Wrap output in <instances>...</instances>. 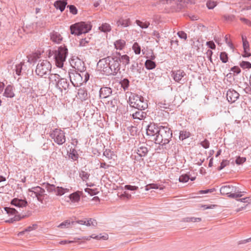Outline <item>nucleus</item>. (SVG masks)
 Instances as JSON below:
<instances>
[{"label":"nucleus","mask_w":251,"mask_h":251,"mask_svg":"<svg viewBox=\"0 0 251 251\" xmlns=\"http://www.w3.org/2000/svg\"><path fill=\"white\" fill-rule=\"evenodd\" d=\"M231 70L236 74H239L241 70L238 67L234 66V67L232 68Z\"/></svg>","instance_id":"nucleus-62"},{"label":"nucleus","mask_w":251,"mask_h":251,"mask_svg":"<svg viewBox=\"0 0 251 251\" xmlns=\"http://www.w3.org/2000/svg\"><path fill=\"white\" fill-rule=\"evenodd\" d=\"M206 45L208 46V47H209V48L215 47L214 43L212 41L206 42Z\"/></svg>","instance_id":"nucleus-64"},{"label":"nucleus","mask_w":251,"mask_h":251,"mask_svg":"<svg viewBox=\"0 0 251 251\" xmlns=\"http://www.w3.org/2000/svg\"><path fill=\"white\" fill-rule=\"evenodd\" d=\"M160 130L158 127L154 124H151L148 126L147 129V134L148 136L153 137V139L157 135Z\"/></svg>","instance_id":"nucleus-12"},{"label":"nucleus","mask_w":251,"mask_h":251,"mask_svg":"<svg viewBox=\"0 0 251 251\" xmlns=\"http://www.w3.org/2000/svg\"><path fill=\"white\" fill-rule=\"evenodd\" d=\"M174 79L176 81L179 82L184 76L185 73L182 70H177L173 73Z\"/></svg>","instance_id":"nucleus-24"},{"label":"nucleus","mask_w":251,"mask_h":251,"mask_svg":"<svg viewBox=\"0 0 251 251\" xmlns=\"http://www.w3.org/2000/svg\"><path fill=\"white\" fill-rule=\"evenodd\" d=\"M92 25L89 23L84 22L75 23L70 26L71 33L79 35L82 33H87L91 29Z\"/></svg>","instance_id":"nucleus-4"},{"label":"nucleus","mask_w":251,"mask_h":251,"mask_svg":"<svg viewBox=\"0 0 251 251\" xmlns=\"http://www.w3.org/2000/svg\"><path fill=\"white\" fill-rule=\"evenodd\" d=\"M216 5L217 4L216 2L211 0H208L206 2V6L209 9H213L216 6Z\"/></svg>","instance_id":"nucleus-42"},{"label":"nucleus","mask_w":251,"mask_h":251,"mask_svg":"<svg viewBox=\"0 0 251 251\" xmlns=\"http://www.w3.org/2000/svg\"><path fill=\"white\" fill-rule=\"evenodd\" d=\"M159 4L164 6V8L169 9V12H179L183 7L182 4L176 0H161Z\"/></svg>","instance_id":"nucleus-5"},{"label":"nucleus","mask_w":251,"mask_h":251,"mask_svg":"<svg viewBox=\"0 0 251 251\" xmlns=\"http://www.w3.org/2000/svg\"><path fill=\"white\" fill-rule=\"evenodd\" d=\"M130 105L139 110H142L148 107V103L144 98L138 95L131 94L129 98Z\"/></svg>","instance_id":"nucleus-2"},{"label":"nucleus","mask_w":251,"mask_h":251,"mask_svg":"<svg viewBox=\"0 0 251 251\" xmlns=\"http://www.w3.org/2000/svg\"><path fill=\"white\" fill-rule=\"evenodd\" d=\"M46 188L47 191L50 193L54 192L55 193V188H56V186H55L53 184H50V183H47L46 185Z\"/></svg>","instance_id":"nucleus-40"},{"label":"nucleus","mask_w":251,"mask_h":251,"mask_svg":"<svg viewBox=\"0 0 251 251\" xmlns=\"http://www.w3.org/2000/svg\"><path fill=\"white\" fill-rule=\"evenodd\" d=\"M215 189H206L205 190H200L198 191V194H205L208 193H212L215 191Z\"/></svg>","instance_id":"nucleus-53"},{"label":"nucleus","mask_w":251,"mask_h":251,"mask_svg":"<svg viewBox=\"0 0 251 251\" xmlns=\"http://www.w3.org/2000/svg\"><path fill=\"white\" fill-rule=\"evenodd\" d=\"M56 86L61 91L64 90H66L68 87V84L65 79L61 78L56 83Z\"/></svg>","instance_id":"nucleus-23"},{"label":"nucleus","mask_w":251,"mask_h":251,"mask_svg":"<svg viewBox=\"0 0 251 251\" xmlns=\"http://www.w3.org/2000/svg\"><path fill=\"white\" fill-rule=\"evenodd\" d=\"M242 39L243 41V47H249V44L246 38L242 36Z\"/></svg>","instance_id":"nucleus-55"},{"label":"nucleus","mask_w":251,"mask_h":251,"mask_svg":"<svg viewBox=\"0 0 251 251\" xmlns=\"http://www.w3.org/2000/svg\"><path fill=\"white\" fill-rule=\"evenodd\" d=\"M51 69V65L50 63L47 60H43L38 63L35 72L38 75L42 77L50 72Z\"/></svg>","instance_id":"nucleus-7"},{"label":"nucleus","mask_w":251,"mask_h":251,"mask_svg":"<svg viewBox=\"0 0 251 251\" xmlns=\"http://www.w3.org/2000/svg\"><path fill=\"white\" fill-rule=\"evenodd\" d=\"M69 191L70 189L68 188L56 186V188L55 190V194L57 196H61L65 193L69 192Z\"/></svg>","instance_id":"nucleus-21"},{"label":"nucleus","mask_w":251,"mask_h":251,"mask_svg":"<svg viewBox=\"0 0 251 251\" xmlns=\"http://www.w3.org/2000/svg\"><path fill=\"white\" fill-rule=\"evenodd\" d=\"M145 65L146 68L148 70L153 69L156 67L155 62L151 60H147L145 62Z\"/></svg>","instance_id":"nucleus-30"},{"label":"nucleus","mask_w":251,"mask_h":251,"mask_svg":"<svg viewBox=\"0 0 251 251\" xmlns=\"http://www.w3.org/2000/svg\"><path fill=\"white\" fill-rule=\"evenodd\" d=\"M49 79L50 83L53 84L56 83L60 79L59 75L57 74H51L49 77Z\"/></svg>","instance_id":"nucleus-31"},{"label":"nucleus","mask_w":251,"mask_h":251,"mask_svg":"<svg viewBox=\"0 0 251 251\" xmlns=\"http://www.w3.org/2000/svg\"><path fill=\"white\" fill-rule=\"evenodd\" d=\"M28 192L30 196H33L34 194L38 201L41 202H43L45 193V191L43 188L40 186L33 187L28 189Z\"/></svg>","instance_id":"nucleus-10"},{"label":"nucleus","mask_w":251,"mask_h":251,"mask_svg":"<svg viewBox=\"0 0 251 251\" xmlns=\"http://www.w3.org/2000/svg\"><path fill=\"white\" fill-rule=\"evenodd\" d=\"M97 225V222L96 220L93 219H86L85 226H95Z\"/></svg>","instance_id":"nucleus-36"},{"label":"nucleus","mask_w":251,"mask_h":251,"mask_svg":"<svg viewBox=\"0 0 251 251\" xmlns=\"http://www.w3.org/2000/svg\"><path fill=\"white\" fill-rule=\"evenodd\" d=\"M236 188L232 185L226 184L220 188V193L223 195H227L232 198H237L242 196L241 192L236 193Z\"/></svg>","instance_id":"nucleus-6"},{"label":"nucleus","mask_w":251,"mask_h":251,"mask_svg":"<svg viewBox=\"0 0 251 251\" xmlns=\"http://www.w3.org/2000/svg\"><path fill=\"white\" fill-rule=\"evenodd\" d=\"M81 195V192L80 191L75 192L71 194H70L69 196L70 201L72 203H76L78 202L80 199V196Z\"/></svg>","instance_id":"nucleus-16"},{"label":"nucleus","mask_w":251,"mask_h":251,"mask_svg":"<svg viewBox=\"0 0 251 251\" xmlns=\"http://www.w3.org/2000/svg\"><path fill=\"white\" fill-rule=\"evenodd\" d=\"M50 136L58 145H62L66 141L65 132L60 129L56 128L50 133Z\"/></svg>","instance_id":"nucleus-9"},{"label":"nucleus","mask_w":251,"mask_h":251,"mask_svg":"<svg viewBox=\"0 0 251 251\" xmlns=\"http://www.w3.org/2000/svg\"><path fill=\"white\" fill-rule=\"evenodd\" d=\"M237 201L244 203H247L248 204H250L251 203V197H246L242 199H238Z\"/></svg>","instance_id":"nucleus-49"},{"label":"nucleus","mask_w":251,"mask_h":251,"mask_svg":"<svg viewBox=\"0 0 251 251\" xmlns=\"http://www.w3.org/2000/svg\"><path fill=\"white\" fill-rule=\"evenodd\" d=\"M69 157L74 160H76L78 157V154L77 151L75 149H70V151H68Z\"/></svg>","instance_id":"nucleus-28"},{"label":"nucleus","mask_w":251,"mask_h":251,"mask_svg":"<svg viewBox=\"0 0 251 251\" xmlns=\"http://www.w3.org/2000/svg\"><path fill=\"white\" fill-rule=\"evenodd\" d=\"M74 223V222H70L69 220H66L57 226V227L61 229L67 228L70 226L71 224H73Z\"/></svg>","instance_id":"nucleus-29"},{"label":"nucleus","mask_w":251,"mask_h":251,"mask_svg":"<svg viewBox=\"0 0 251 251\" xmlns=\"http://www.w3.org/2000/svg\"><path fill=\"white\" fill-rule=\"evenodd\" d=\"M89 41L86 40V39H82L80 42V45L81 46H87L86 44L88 43Z\"/></svg>","instance_id":"nucleus-61"},{"label":"nucleus","mask_w":251,"mask_h":251,"mask_svg":"<svg viewBox=\"0 0 251 251\" xmlns=\"http://www.w3.org/2000/svg\"><path fill=\"white\" fill-rule=\"evenodd\" d=\"M172 133L167 127L161 126L160 127L159 133L152 140L156 144H165L169 142L171 137Z\"/></svg>","instance_id":"nucleus-3"},{"label":"nucleus","mask_w":251,"mask_h":251,"mask_svg":"<svg viewBox=\"0 0 251 251\" xmlns=\"http://www.w3.org/2000/svg\"><path fill=\"white\" fill-rule=\"evenodd\" d=\"M69 8L70 12L74 15L77 13V9L76 7L73 5H70L67 6Z\"/></svg>","instance_id":"nucleus-46"},{"label":"nucleus","mask_w":251,"mask_h":251,"mask_svg":"<svg viewBox=\"0 0 251 251\" xmlns=\"http://www.w3.org/2000/svg\"><path fill=\"white\" fill-rule=\"evenodd\" d=\"M143 112L137 111L132 114V116L134 119H138L141 120L143 117Z\"/></svg>","instance_id":"nucleus-43"},{"label":"nucleus","mask_w":251,"mask_h":251,"mask_svg":"<svg viewBox=\"0 0 251 251\" xmlns=\"http://www.w3.org/2000/svg\"><path fill=\"white\" fill-rule=\"evenodd\" d=\"M85 191L91 195H94L96 194V191L95 190H92L90 188H86L85 189Z\"/></svg>","instance_id":"nucleus-57"},{"label":"nucleus","mask_w":251,"mask_h":251,"mask_svg":"<svg viewBox=\"0 0 251 251\" xmlns=\"http://www.w3.org/2000/svg\"><path fill=\"white\" fill-rule=\"evenodd\" d=\"M240 20L242 22H244L246 25L251 26V22L249 20H248L246 18H241Z\"/></svg>","instance_id":"nucleus-59"},{"label":"nucleus","mask_w":251,"mask_h":251,"mask_svg":"<svg viewBox=\"0 0 251 251\" xmlns=\"http://www.w3.org/2000/svg\"><path fill=\"white\" fill-rule=\"evenodd\" d=\"M119 198L122 200L127 201L131 199L132 197L130 194L125 191L119 196Z\"/></svg>","instance_id":"nucleus-32"},{"label":"nucleus","mask_w":251,"mask_h":251,"mask_svg":"<svg viewBox=\"0 0 251 251\" xmlns=\"http://www.w3.org/2000/svg\"><path fill=\"white\" fill-rule=\"evenodd\" d=\"M23 65V63L21 62L19 64H18L16 65L15 71H16V73L17 75H20L21 73V70L22 69Z\"/></svg>","instance_id":"nucleus-44"},{"label":"nucleus","mask_w":251,"mask_h":251,"mask_svg":"<svg viewBox=\"0 0 251 251\" xmlns=\"http://www.w3.org/2000/svg\"><path fill=\"white\" fill-rule=\"evenodd\" d=\"M136 23L142 28H147L150 25V23L148 22H143L140 20H136Z\"/></svg>","instance_id":"nucleus-34"},{"label":"nucleus","mask_w":251,"mask_h":251,"mask_svg":"<svg viewBox=\"0 0 251 251\" xmlns=\"http://www.w3.org/2000/svg\"><path fill=\"white\" fill-rule=\"evenodd\" d=\"M239 94L234 90H229L226 93L227 100L231 103L235 102L239 97Z\"/></svg>","instance_id":"nucleus-13"},{"label":"nucleus","mask_w":251,"mask_h":251,"mask_svg":"<svg viewBox=\"0 0 251 251\" xmlns=\"http://www.w3.org/2000/svg\"><path fill=\"white\" fill-rule=\"evenodd\" d=\"M4 209L6 211V213L9 215H15V216L13 218H11L9 220L6 221V222L13 223L15 221H20V220L26 217V215H17V213L18 212L14 208L10 207H5Z\"/></svg>","instance_id":"nucleus-11"},{"label":"nucleus","mask_w":251,"mask_h":251,"mask_svg":"<svg viewBox=\"0 0 251 251\" xmlns=\"http://www.w3.org/2000/svg\"><path fill=\"white\" fill-rule=\"evenodd\" d=\"M91 238L99 240H107L108 239V235L107 233H104L102 235L101 234L98 235H96L95 234H93L91 236L83 237L82 238V239L84 240L89 241Z\"/></svg>","instance_id":"nucleus-14"},{"label":"nucleus","mask_w":251,"mask_h":251,"mask_svg":"<svg viewBox=\"0 0 251 251\" xmlns=\"http://www.w3.org/2000/svg\"><path fill=\"white\" fill-rule=\"evenodd\" d=\"M244 57H249L251 55L250 48H244V52L242 54Z\"/></svg>","instance_id":"nucleus-50"},{"label":"nucleus","mask_w":251,"mask_h":251,"mask_svg":"<svg viewBox=\"0 0 251 251\" xmlns=\"http://www.w3.org/2000/svg\"><path fill=\"white\" fill-rule=\"evenodd\" d=\"M220 59L224 63H226L228 61L227 54L225 52H222L220 54Z\"/></svg>","instance_id":"nucleus-45"},{"label":"nucleus","mask_w":251,"mask_h":251,"mask_svg":"<svg viewBox=\"0 0 251 251\" xmlns=\"http://www.w3.org/2000/svg\"><path fill=\"white\" fill-rule=\"evenodd\" d=\"M136 152L139 156L144 157L147 154L148 150L146 146L141 145L137 148Z\"/></svg>","instance_id":"nucleus-18"},{"label":"nucleus","mask_w":251,"mask_h":251,"mask_svg":"<svg viewBox=\"0 0 251 251\" xmlns=\"http://www.w3.org/2000/svg\"><path fill=\"white\" fill-rule=\"evenodd\" d=\"M118 26H122L123 27H127L130 25V21L129 19H120L117 22Z\"/></svg>","instance_id":"nucleus-27"},{"label":"nucleus","mask_w":251,"mask_h":251,"mask_svg":"<svg viewBox=\"0 0 251 251\" xmlns=\"http://www.w3.org/2000/svg\"><path fill=\"white\" fill-rule=\"evenodd\" d=\"M241 66L244 69L251 68V63L249 62L242 61L240 64Z\"/></svg>","instance_id":"nucleus-47"},{"label":"nucleus","mask_w":251,"mask_h":251,"mask_svg":"<svg viewBox=\"0 0 251 251\" xmlns=\"http://www.w3.org/2000/svg\"><path fill=\"white\" fill-rule=\"evenodd\" d=\"M229 37L230 36L229 35H226L225 37V41L229 47H233V45L229 39Z\"/></svg>","instance_id":"nucleus-51"},{"label":"nucleus","mask_w":251,"mask_h":251,"mask_svg":"<svg viewBox=\"0 0 251 251\" xmlns=\"http://www.w3.org/2000/svg\"><path fill=\"white\" fill-rule=\"evenodd\" d=\"M73 241H69V240H62V241H60L58 243V244L59 245H65V244L71 243H73Z\"/></svg>","instance_id":"nucleus-60"},{"label":"nucleus","mask_w":251,"mask_h":251,"mask_svg":"<svg viewBox=\"0 0 251 251\" xmlns=\"http://www.w3.org/2000/svg\"><path fill=\"white\" fill-rule=\"evenodd\" d=\"M50 39L54 43L59 44L62 40V37L61 35L56 32H53L50 35Z\"/></svg>","instance_id":"nucleus-22"},{"label":"nucleus","mask_w":251,"mask_h":251,"mask_svg":"<svg viewBox=\"0 0 251 251\" xmlns=\"http://www.w3.org/2000/svg\"><path fill=\"white\" fill-rule=\"evenodd\" d=\"M41 53L40 52H35L29 56L28 60L34 61L39 58L40 56Z\"/></svg>","instance_id":"nucleus-35"},{"label":"nucleus","mask_w":251,"mask_h":251,"mask_svg":"<svg viewBox=\"0 0 251 251\" xmlns=\"http://www.w3.org/2000/svg\"><path fill=\"white\" fill-rule=\"evenodd\" d=\"M177 35L181 39L186 40L187 38V34L184 31H180L177 32Z\"/></svg>","instance_id":"nucleus-54"},{"label":"nucleus","mask_w":251,"mask_h":251,"mask_svg":"<svg viewBox=\"0 0 251 251\" xmlns=\"http://www.w3.org/2000/svg\"><path fill=\"white\" fill-rule=\"evenodd\" d=\"M246 161V158L245 157H241L240 156H238L236 161L235 162L237 165H241L243 164L245 161Z\"/></svg>","instance_id":"nucleus-48"},{"label":"nucleus","mask_w":251,"mask_h":251,"mask_svg":"<svg viewBox=\"0 0 251 251\" xmlns=\"http://www.w3.org/2000/svg\"><path fill=\"white\" fill-rule=\"evenodd\" d=\"M4 96L7 98H13L15 96L14 88L11 86H7L4 93Z\"/></svg>","instance_id":"nucleus-20"},{"label":"nucleus","mask_w":251,"mask_h":251,"mask_svg":"<svg viewBox=\"0 0 251 251\" xmlns=\"http://www.w3.org/2000/svg\"><path fill=\"white\" fill-rule=\"evenodd\" d=\"M103 155L108 159H113L117 156L115 153L110 150L106 149L103 152Z\"/></svg>","instance_id":"nucleus-25"},{"label":"nucleus","mask_w":251,"mask_h":251,"mask_svg":"<svg viewBox=\"0 0 251 251\" xmlns=\"http://www.w3.org/2000/svg\"><path fill=\"white\" fill-rule=\"evenodd\" d=\"M190 177L187 175H182L179 177V181L180 182L184 183L187 182Z\"/></svg>","instance_id":"nucleus-41"},{"label":"nucleus","mask_w":251,"mask_h":251,"mask_svg":"<svg viewBox=\"0 0 251 251\" xmlns=\"http://www.w3.org/2000/svg\"><path fill=\"white\" fill-rule=\"evenodd\" d=\"M99 29L101 32L107 33L111 30V26L110 24L108 23H102L101 25L99 27Z\"/></svg>","instance_id":"nucleus-26"},{"label":"nucleus","mask_w":251,"mask_h":251,"mask_svg":"<svg viewBox=\"0 0 251 251\" xmlns=\"http://www.w3.org/2000/svg\"><path fill=\"white\" fill-rule=\"evenodd\" d=\"M201 221V218L197 217H188L186 219V222H193V223H199Z\"/></svg>","instance_id":"nucleus-39"},{"label":"nucleus","mask_w":251,"mask_h":251,"mask_svg":"<svg viewBox=\"0 0 251 251\" xmlns=\"http://www.w3.org/2000/svg\"><path fill=\"white\" fill-rule=\"evenodd\" d=\"M67 4L66 0H58L54 2V6L56 9H58L62 12L64 10Z\"/></svg>","instance_id":"nucleus-19"},{"label":"nucleus","mask_w":251,"mask_h":251,"mask_svg":"<svg viewBox=\"0 0 251 251\" xmlns=\"http://www.w3.org/2000/svg\"><path fill=\"white\" fill-rule=\"evenodd\" d=\"M189 17L192 21H196L199 19V17L197 15L190 14L189 15Z\"/></svg>","instance_id":"nucleus-63"},{"label":"nucleus","mask_w":251,"mask_h":251,"mask_svg":"<svg viewBox=\"0 0 251 251\" xmlns=\"http://www.w3.org/2000/svg\"><path fill=\"white\" fill-rule=\"evenodd\" d=\"M98 69L107 75L116 74L120 70L119 61L111 57L100 59L97 64Z\"/></svg>","instance_id":"nucleus-1"},{"label":"nucleus","mask_w":251,"mask_h":251,"mask_svg":"<svg viewBox=\"0 0 251 251\" xmlns=\"http://www.w3.org/2000/svg\"><path fill=\"white\" fill-rule=\"evenodd\" d=\"M125 188L126 189L130 190V191H136L138 189V187L136 186H132L130 185H126L125 186Z\"/></svg>","instance_id":"nucleus-52"},{"label":"nucleus","mask_w":251,"mask_h":251,"mask_svg":"<svg viewBox=\"0 0 251 251\" xmlns=\"http://www.w3.org/2000/svg\"><path fill=\"white\" fill-rule=\"evenodd\" d=\"M201 146L205 149H207L209 147V142L207 140H204L201 142Z\"/></svg>","instance_id":"nucleus-56"},{"label":"nucleus","mask_w":251,"mask_h":251,"mask_svg":"<svg viewBox=\"0 0 251 251\" xmlns=\"http://www.w3.org/2000/svg\"><path fill=\"white\" fill-rule=\"evenodd\" d=\"M119 60L125 65H128L129 63V57L127 55H122L120 58Z\"/></svg>","instance_id":"nucleus-33"},{"label":"nucleus","mask_w":251,"mask_h":251,"mask_svg":"<svg viewBox=\"0 0 251 251\" xmlns=\"http://www.w3.org/2000/svg\"><path fill=\"white\" fill-rule=\"evenodd\" d=\"M228 164V162L227 160H223L220 166L219 170H222L225 167L227 166Z\"/></svg>","instance_id":"nucleus-58"},{"label":"nucleus","mask_w":251,"mask_h":251,"mask_svg":"<svg viewBox=\"0 0 251 251\" xmlns=\"http://www.w3.org/2000/svg\"><path fill=\"white\" fill-rule=\"evenodd\" d=\"M190 136V133L186 131H181L180 132L179 138L181 140H184L188 138Z\"/></svg>","instance_id":"nucleus-37"},{"label":"nucleus","mask_w":251,"mask_h":251,"mask_svg":"<svg viewBox=\"0 0 251 251\" xmlns=\"http://www.w3.org/2000/svg\"><path fill=\"white\" fill-rule=\"evenodd\" d=\"M126 41L124 40L119 39L114 42L115 47H124Z\"/></svg>","instance_id":"nucleus-38"},{"label":"nucleus","mask_w":251,"mask_h":251,"mask_svg":"<svg viewBox=\"0 0 251 251\" xmlns=\"http://www.w3.org/2000/svg\"><path fill=\"white\" fill-rule=\"evenodd\" d=\"M112 93L111 89L109 87H104L100 89V96L101 99L108 97Z\"/></svg>","instance_id":"nucleus-17"},{"label":"nucleus","mask_w":251,"mask_h":251,"mask_svg":"<svg viewBox=\"0 0 251 251\" xmlns=\"http://www.w3.org/2000/svg\"><path fill=\"white\" fill-rule=\"evenodd\" d=\"M67 54V48H58V50H55L54 57L56 65L58 67H63L64 62L66 60Z\"/></svg>","instance_id":"nucleus-8"},{"label":"nucleus","mask_w":251,"mask_h":251,"mask_svg":"<svg viewBox=\"0 0 251 251\" xmlns=\"http://www.w3.org/2000/svg\"><path fill=\"white\" fill-rule=\"evenodd\" d=\"M27 201L25 200L14 199L11 201V204L18 207H25L27 205Z\"/></svg>","instance_id":"nucleus-15"}]
</instances>
